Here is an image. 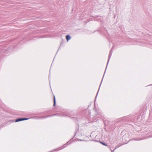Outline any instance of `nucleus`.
<instances>
[{"instance_id": "nucleus-1", "label": "nucleus", "mask_w": 152, "mask_h": 152, "mask_svg": "<svg viewBox=\"0 0 152 152\" xmlns=\"http://www.w3.org/2000/svg\"><path fill=\"white\" fill-rule=\"evenodd\" d=\"M28 118H18V119H16L15 120V122H19V121H23V120H28Z\"/></svg>"}, {"instance_id": "nucleus-2", "label": "nucleus", "mask_w": 152, "mask_h": 152, "mask_svg": "<svg viewBox=\"0 0 152 152\" xmlns=\"http://www.w3.org/2000/svg\"><path fill=\"white\" fill-rule=\"evenodd\" d=\"M112 53V51L111 50L110 51V54H109V58H108V62H107V65L106 67H107V65L108 64V63L109 62V60L110 59V57H111V56Z\"/></svg>"}, {"instance_id": "nucleus-3", "label": "nucleus", "mask_w": 152, "mask_h": 152, "mask_svg": "<svg viewBox=\"0 0 152 152\" xmlns=\"http://www.w3.org/2000/svg\"><path fill=\"white\" fill-rule=\"evenodd\" d=\"M66 39H67V41H69V40H70L71 39V37L69 35H66Z\"/></svg>"}, {"instance_id": "nucleus-4", "label": "nucleus", "mask_w": 152, "mask_h": 152, "mask_svg": "<svg viewBox=\"0 0 152 152\" xmlns=\"http://www.w3.org/2000/svg\"><path fill=\"white\" fill-rule=\"evenodd\" d=\"M56 104V99L55 98V96H54V104L53 106H55Z\"/></svg>"}, {"instance_id": "nucleus-5", "label": "nucleus", "mask_w": 152, "mask_h": 152, "mask_svg": "<svg viewBox=\"0 0 152 152\" xmlns=\"http://www.w3.org/2000/svg\"><path fill=\"white\" fill-rule=\"evenodd\" d=\"M101 143L103 145H105V146H107V144H106L105 143H104V142H101Z\"/></svg>"}, {"instance_id": "nucleus-6", "label": "nucleus", "mask_w": 152, "mask_h": 152, "mask_svg": "<svg viewBox=\"0 0 152 152\" xmlns=\"http://www.w3.org/2000/svg\"><path fill=\"white\" fill-rule=\"evenodd\" d=\"M60 149V148H58V149H55V150H54V151H58V150H59Z\"/></svg>"}, {"instance_id": "nucleus-7", "label": "nucleus", "mask_w": 152, "mask_h": 152, "mask_svg": "<svg viewBox=\"0 0 152 152\" xmlns=\"http://www.w3.org/2000/svg\"><path fill=\"white\" fill-rule=\"evenodd\" d=\"M57 115V114H54V115H49L48 116L49 117V116H53V115Z\"/></svg>"}, {"instance_id": "nucleus-8", "label": "nucleus", "mask_w": 152, "mask_h": 152, "mask_svg": "<svg viewBox=\"0 0 152 152\" xmlns=\"http://www.w3.org/2000/svg\"><path fill=\"white\" fill-rule=\"evenodd\" d=\"M47 117H48V116H45V117H44V118H46Z\"/></svg>"}, {"instance_id": "nucleus-9", "label": "nucleus", "mask_w": 152, "mask_h": 152, "mask_svg": "<svg viewBox=\"0 0 152 152\" xmlns=\"http://www.w3.org/2000/svg\"><path fill=\"white\" fill-rule=\"evenodd\" d=\"M114 150L112 151V152H114Z\"/></svg>"}, {"instance_id": "nucleus-10", "label": "nucleus", "mask_w": 152, "mask_h": 152, "mask_svg": "<svg viewBox=\"0 0 152 152\" xmlns=\"http://www.w3.org/2000/svg\"><path fill=\"white\" fill-rule=\"evenodd\" d=\"M136 140H137V139H136Z\"/></svg>"}]
</instances>
